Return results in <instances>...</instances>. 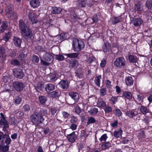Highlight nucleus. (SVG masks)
Instances as JSON below:
<instances>
[{
    "instance_id": "obj_9",
    "label": "nucleus",
    "mask_w": 152,
    "mask_h": 152,
    "mask_svg": "<svg viewBox=\"0 0 152 152\" xmlns=\"http://www.w3.org/2000/svg\"><path fill=\"white\" fill-rule=\"evenodd\" d=\"M0 32H3L8 28V23L6 21L1 22L0 20Z\"/></svg>"
},
{
    "instance_id": "obj_37",
    "label": "nucleus",
    "mask_w": 152,
    "mask_h": 152,
    "mask_svg": "<svg viewBox=\"0 0 152 152\" xmlns=\"http://www.w3.org/2000/svg\"><path fill=\"white\" fill-rule=\"evenodd\" d=\"M18 58L20 60L22 64L24 63L25 60H26V57L24 54L23 53H21L19 55Z\"/></svg>"
},
{
    "instance_id": "obj_32",
    "label": "nucleus",
    "mask_w": 152,
    "mask_h": 152,
    "mask_svg": "<svg viewBox=\"0 0 152 152\" xmlns=\"http://www.w3.org/2000/svg\"><path fill=\"white\" fill-rule=\"evenodd\" d=\"M122 19L121 17L119 16L118 17H114L112 19L113 24H115L121 21Z\"/></svg>"
},
{
    "instance_id": "obj_22",
    "label": "nucleus",
    "mask_w": 152,
    "mask_h": 152,
    "mask_svg": "<svg viewBox=\"0 0 152 152\" xmlns=\"http://www.w3.org/2000/svg\"><path fill=\"white\" fill-rule=\"evenodd\" d=\"M122 95L125 98L129 99H132V97L131 92L127 91L124 92Z\"/></svg>"
},
{
    "instance_id": "obj_28",
    "label": "nucleus",
    "mask_w": 152,
    "mask_h": 152,
    "mask_svg": "<svg viewBox=\"0 0 152 152\" xmlns=\"http://www.w3.org/2000/svg\"><path fill=\"white\" fill-rule=\"evenodd\" d=\"M113 112L115 115L118 117L121 116L122 115V113L120 110L117 107L113 110Z\"/></svg>"
},
{
    "instance_id": "obj_55",
    "label": "nucleus",
    "mask_w": 152,
    "mask_h": 152,
    "mask_svg": "<svg viewBox=\"0 0 152 152\" xmlns=\"http://www.w3.org/2000/svg\"><path fill=\"white\" fill-rule=\"evenodd\" d=\"M0 115L1 117L0 119V124H1L3 122L7 121L5 119V118L2 113H0Z\"/></svg>"
},
{
    "instance_id": "obj_39",
    "label": "nucleus",
    "mask_w": 152,
    "mask_h": 152,
    "mask_svg": "<svg viewBox=\"0 0 152 152\" xmlns=\"http://www.w3.org/2000/svg\"><path fill=\"white\" fill-rule=\"evenodd\" d=\"M65 55L67 57L70 58H76L78 56L79 53H72L70 54H66Z\"/></svg>"
},
{
    "instance_id": "obj_17",
    "label": "nucleus",
    "mask_w": 152,
    "mask_h": 152,
    "mask_svg": "<svg viewBox=\"0 0 152 152\" xmlns=\"http://www.w3.org/2000/svg\"><path fill=\"white\" fill-rule=\"evenodd\" d=\"M30 4L33 8H37L40 4V1L39 0H33L30 1Z\"/></svg>"
},
{
    "instance_id": "obj_52",
    "label": "nucleus",
    "mask_w": 152,
    "mask_h": 152,
    "mask_svg": "<svg viewBox=\"0 0 152 152\" xmlns=\"http://www.w3.org/2000/svg\"><path fill=\"white\" fill-rule=\"evenodd\" d=\"M78 121V119L77 117H75L74 116L72 115L71 117V119L70 122L72 124H75L77 123Z\"/></svg>"
},
{
    "instance_id": "obj_41",
    "label": "nucleus",
    "mask_w": 152,
    "mask_h": 152,
    "mask_svg": "<svg viewBox=\"0 0 152 152\" xmlns=\"http://www.w3.org/2000/svg\"><path fill=\"white\" fill-rule=\"evenodd\" d=\"M49 95L50 97L53 98L57 97L59 96L58 92L55 91L50 92Z\"/></svg>"
},
{
    "instance_id": "obj_5",
    "label": "nucleus",
    "mask_w": 152,
    "mask_h": 152,
    "mask_svg": "<svg viewBox=\"0 0 152 152\" xmlns=\"http://www.w3.org/2000/svg\"><path fill=\"white\" fill-rule=\"evenodd\" d=\"M13 72L15 77L17 78L21 79L24 77V74L22 69L19 68L14 69Z\"/></svg>"
},
{
    "instance_id": "obj_35",
    "label": "nucleus",
    "mask_w": 152,
    "mask_h": 152,
    "mask_svg": "<svg viewBox=\"0 0 152 152\" xmlns=\"http://www.w3.org/2000/svg\"><path fill=\"white\" fill-rule=\"evenodd\" d=\"M4 138H6L5 142L6 144V145H8L11 142V139L8 134H4V135L3 136Z\"/></svg>"
},
{
    "instance_id": "obj_50",
    "label": "nucleus",
    "mask_w": 152,
    "mask_h": 152,
    "mask_svg": "<svg viewBox=\"0 0 152 152\" xmlns=\"http://www.w3.org/2000/svg\"><path fill=\"white\" fill-rule=\"evenodd\" d=\"M105 114L109 113L112 112V109L111 107L107 106L104 109Z\"/></svg>"
},
{
    "instance_id": "obj_15",
    "label": "nucleus",
    "mask_w": 152,
    "mask_h": 152,
    "mask_svg": "<svg viewBox=\"0 0 152 152\" xmlns=\"http://www.w3.org/2000/svg\"><path fill=\"white\" fill-rule=\"evenodd\" d=\"M143 21L140 18H137L134 19L132 21V23L136 26H140L142 23Z\"/></svg>"
},
{
    "instance_id": "obj_27",
    "label": "nucleus",
    "mask_w": 152,
    "mask_h": 152,
    "mask_svg": "<svg viewBox=\"0 0 152 152\" xmlns=\"http://www.w3.org/2000/svg\"><path fill=\"white\" fill-rule=\"evenodd\" d=\"M85 4V0H78L76 3L77 6L79 7H84Z\"/></svg>"
},
{
    "instance_id": "obj_11",
    "label": "nucleus",
    "mask_w": 152,
    "mask_h": 152,
    "mask_svg": "<svg viewBox=\"0 0 152 152\" xmlns=\"http://www.w3.org/2000/svg\"><path fill=\"white\" fill-rule=\"evenodd\" d=\"M43 58L44 60L47 61H53V59L52 55L47 53H44L43 56Z\"/></svg>"
},
{
    "instance_id": "obj_62",
    "label": "nucleus",
    "mask_w": 152,
    "mask_h": 152,
    "mask_svg": "<svg viewBox=\"0 0 152 152\" xmlns=\"http://www.w3.org/2000/svg\"><path fill=\"white\" fill-rule=\"evenodd\" d=\"M77 126V125L75 124H72L70 127V128L72 130L74 131L76 129Z\"/></svg>"
},
{
    "instance_id": "obj_14",
    "label": "nucleus",
    "mask_w": 152,
    "mask_h": 152,
    "mask_svg": "<svg viewBox=\"0 0 152 152\" xmlns=\"http://www.w3.org/2000/svg\"><path fill=\"white\" fill-rule=\"evenodd\" d=\"M60 87L63 89H67L69 86V84L67 80H61L59 83Z\"/></svg>"
},
{
    "instance_id": "obj_60",
    "label": "nucleus",
    "mask_w": 152,
    "mask_h": 152,
    "mask_svg": "<svg viewBox=\"0 0 152 152\" xmlns=\"http://www.w3.org/2000/svg\"><path fill=\"white\" fill-rule=\"evenodd\" d=\"M8 54L12 57H14L16 56L15 53L11 50H9L8 52Z\"/></svg>"
},
{
    "instance_id": "obj_59",
    "label": "nucleus",
    "mask_w": 152,
    "mask_h": 152,
    "mask_svg": "<svg viewBox=\"0 0 152 152\" xmlns=\"http://www.w3.org/2000/svg\"><path fill=\"white\" fill-rule=\"evenodd\" d=\"M56 58L59 61H61L64 60V57L61 55H56Z\"/></svg>"
},
{
    "instance_id": "obj_24",
    "label": "nucleus",
    "mask_w": 152,
    "mask_h": 152,
    "mask_svg": "<svg viewBox=\"0 0 152 152\" xmlns=\"http://www.w3.org/2000/svg\"><path fill=\"white\" fill-rule=\"evenodd\" d=\"M122 132L123 131L121 129L117 130L114 132L113 135L117 138H119L122 136Z\"/></svg>"
},
{
    "instance_id": "obj_30",
    "label": "nucleus",
    "mask_w": 152,
    "mask_h": 152,
    "mask_svg": "<svg viewBox=\"0 0 152 152\" xmlns=\"http://www.w3.org/2000/svg\"><path fill=\"white\" fill-rule=\"evenodd\" d=\"M88 112L90 115H94L96 114L98 112V109L95 107L91 108L88 110Z\"/></svg>"
},
{
    "instance_id": "obj_18",
    "label": "nucleus",
    "mask_w": 152,
    "mask_h": 152,
    "mask_svg": "<svg viewBox=\"0 0 152 152\" xmlns=\"http://www.w3.org/2000/svg\"><path fill=\"white\" fill-rule=\"evenodd\" d=\"M55 86L54 85L49 83L45 85V90L48 92H49L55 89Z\"/></svg>"
},
{
    "instance_id": "obj_10",
    "label": "nucleus",
    "mask_w": 152,
    "mask_h": 152,
    "mask_svg": "<svg viewBox=\"0 0 152 152\" xmlns=\"http://www.w3.org/2000/svg\"><path fill=\"white\" fill-rule=\"evenodd\" d=\"M69 95L75 102H77L79 99V94L76 92H70L69 93Z\"/></svg>"
},
{
    "instance_id": "obj_19",
    "label": "nucleus",
    "mask_w": 152,
    "mask_h": 152,
    "mask_svg": "<svg viewBox=\"0 0 152 152\" xmlns=\"http://www.w3.org/2000/svg\"><path fill=\"white\" fill-rule=\"evenodd\" d=\"M29 20L32 21V23H34L37 22V20L34 14L30 13L28 14Z\"/></svg>"
},
{
    "instance_id": "obj_21",
    "label": "nucleus",
    "mask_w": 152,
    "mask_h": 152,
    "mask_svg": "<svg viewBox=\"0 0 152 152\" xmlns=\"http://www.w3.org/2000/svg\"><path fill=\"white\" fill-rule=\"evenodd\" d=\"M13 41L14 44L15 46L18 47L20 46L21 42V40L20 39L16 37H14Z\"/></svg>"
},
{
    "instance_id": "obj_13",
    "label": "nucleus",
    "mask_w": 152,
    "mask_h": 152,
    "mask_svg": "<svg viewBox=\"0 0 152 152\" xmlns=\"http://www.w3.org/2000/svg\"><path fill=\"white\" fill-rule=\"evenodd\" d=\"M95 58L93 57H91L88 59L86 61V64L88 66H95L96 64V62L95 60Z\"/></svg>"
},
{
    "instance_id": "obj_40",
    "label": "nucleus",
    "mask_w": 152,
    "mask_h": 152,
    "mask_svg": "<svg viewBox=\"0 0 152 152\" xmlns=\"http://www.w3.org/2000/svg\"><path fill=\"white\" fill-rule=\"evenodd\" d=\"M0 149L3 152H8L9 149V146L7 145L2 146L0 145Z\"/></svg>"
},
{
    "instance_id": "obj_56",
    "label": "nucleus",
    "mask_w": 152,
    "mask_h": 152,
    "mask_svg": "<svg viewBox=\"0 0 152 152\" xmlns=\"http://www.w3.org/2000/svg\"><path fill=\"white\" fill-rule=\"evenodd\" d=\"M106 86L107 88H110L112 87L111 84V82L108 79L106 80L105 82Z\"/></svg>"
},
{
    "instance_id": "obj_20",
    "label": "nucleus",
    "mask_w": 152,
    "mask_h": 152,
    "mask_svg": "<svg viewBox=\"0 0 152 152\" xmlns=\"http://www.w3.org/2000/svg\"><path fill=\"white\" fill-rule=\"evenodd\" d=\"M97 104L99 108H104L106 106L105 102L102 99L98 100Z\"/></svg>"
},
{
    "instance_id": "obj_49",
    "label": "nucleus",
    "mask_w": 152,
    "mask_h": 152,
    "mask_svg": "<svg viewBox=\"0 0 152 152\" xmlns=\"http://www.w3.org/2000/svg\"><path fill=\"white\" fill-rule=\"evenodd\" d=\"M68 34L66 33H62L60 34L61 39L66 40L68 38Z\"/></svg>"
},
{
    "instance_id": "obj_29",
    "label": "nucleus",
    "mask_w": 152,
    "mask_h": 152,
    "mask_svg": "<svg viewBox=\"0 0 152 152\" xmlns=\"http://www.w3.org/2000/svg\"><path fill=\"white\" fill-rule=\"evenodd\" d=\"M49 78L50 79V81L53 82L55 81L58 78L57 75L55 72L53 73L50 75Z\"/></svg>"
},
{
    "instance_id": "obj_6",
    "label": "nucleus",
    "mask_w": 152,
    "mask_h": 152,
    "mask_svg": "<svg viewBox=\"0 0 152 152\" xmlns=\"http://www.w3.org/2000/svg\"><path fill=\"white\" fill-rule=\"evenodd\" d=\"M126 61L122 57L117 58L114 62V64L116 66H123L125 65Z\"/></svg>"
},
{
    "instance_id": "obj_58",
    "label": "nucleus",
    "mask_w": 152,
    "mask_h": 152,
    "mask_svg": "<svg viewBox=\"0 0 152 152\" xmlns=\"http://www.w3.org/2000/svg\"><path fill=\"white\" fill-rule=\"evenodd\" d=\"M117 97L116 96H113L111 98V101L112 102V104H114L117 102L118 100Z\"/></svg>"
},
{
    "instance_id": "obj_16",
    "label": "nucleus",
    "mask_w": 152,
    "mask_h": 152,
    "mask_svg": "<svg viewBox=\"0 0 152 152\" xmlns=\"http://www.w3.org/2000/svg\"><path fill=\"white\" fill-rule=\"evenodd\" d=\"M138 114L137 112L136 111H129L126 113V115L129 118H133Z\"/></svg>"
},
{
    "instance_id": "obj_63",
    "label": "nucleus",
    "mask_w": 152,
    "mask_h": 152,
    "mask_svg": "<svg viewBox=\"0 0 152 152\" xmlns=\"http://www.w3.org/2000/svg\"><path fill=\"white\" fill-rule=\"evenodd\" d=\"M106 64V61L105 59L103 58L101 61L100 63V66H104Z\"/></svg>"
},
{
    "instance_id": "obj_1",
    "label": "nucleus",
    "mask_w": 152,
    "mask_h": 152,
    "mask_svg": "<svg viewBox=\"0 0 152 152\" xmlns=\"http://www.w3.org/2000/svg\"><path fill=\"white\" fill-rule=\"evenodd\" d=\"M47 113V110L43 108L40 109L39 111L35 110L30 116V120L34 124L38 125L42 123L44 120V117H46Z\"/></svg>"
},
{
    "instance_id": "obj_61",
    "label": "nucleus",
    "mask_w": 152,
    "mask_h": 152,
    "mask_svg": "<svg viewBox=\"0 0 152 152\" xmlns=\"http://www.w3.org/2000/svg\"><path fill=\"white\" fill-rule=\"evenodd\" d=\"M81 136L84 137H86L88 136V134L86 133L85 130H83L81 131Z\"/></svg>"
},
{
    "instance_id": "obj_53",
    "label": "nucleus",
    "mask_w": 152,
    "mask_h": 152,
    "mask_svg": "<svg viewBox=\"0 0 152 152\" xmlns=\"http://www.w3.org/2000/svg\"><path fill=\"white\" fill-rule=\"evenodd\" d=\"M74 109L76 113L78 114H79L81 112V109L78 105H77L75 107Z\"/></svg>"
},
{
    "instance_id": "obj_33",
    "label": "nucleus",
    "mask_w": 152,
    "mask_h": 152,
    "mask_svg": "<svg viewBox=\"0 0 152 152\" xmlns=\"http://www.w3.org/2000/svg\"><path fill=\"white\" fill-rule=\"evenodd\" d=\"M44 87V85L42 82H39L37 83L36 86V89L37 91L42 90Z\"/></svg>"
},
{
    "instance_id": "obj_43",
    "label": "nucleus",
    "mask_w": 152,
    "mask_h": 152,
    "mask_svg": "<svg viewBox=\"0 0 152 152\" xmlns=\"http://www.w3.org/2000/svg\"><path fill=\"white\" fill-rule=\"evenodd\" d=\"M102 48L104 51L105 52L109 50L110 48V46L109 44L105 43L103 45Z\"/></svg>"
},
{
    "instance_id": "obj_4",
    "label": "nucleus",
    "mask_w": 152,
    "mask_h": 152,
    "mask_svg": "<svg viewBox=\"0 0 152 152\" xmlns=\"http://www.w3.org/2000/svg\"><path fill=\"white\" fill-rule=\"evenodd\" d=\"M13 85L15 90L18 91H22L25 86L23 83L19 81L13 82Z\"/></svg>"
},
{
    "instance_id": "obj_12",
    "label": "nucleus",
    "mask_w": 152,
    "mask_h": 152,
    "mask_svg": "<svg viewBox=\"0 0 152 152\" xmlns=\"http://www.w3.org/2000/svg\"><path fill=\"white\" fill-rule=\"evenodd\" d=\"M134 8L135 11H141L143 10V5L141 2H138L134 5Z\"/></svg>"
},
{
    "instance_id": "obj_46",
    "label": "nucleus",
    "mask_w": 152,
    "mask_h": 152,
    "mask_svg": "<svg viewBox=\"0 0 152 152\" xmlns=\"http://www.w3.org/2000/svg\"><path fill=\"white\" fill-rule=\"evenodd\" d=\"M11 64L15 66H19L20 65V62L16 59L12 60L11 61Z\"/></svg>"
},
{
    "instance_id": "obj_26",
    "label": "nucleus",
    "mask_w": 152,
    "mask_h": 152,
    "mask_svg": "<svg viewBox=\"0 0 152 152\" xmlns=\"http://www.w3.org/2000/svg\"><path fill=\"white\" fill-rule=\"evenodd\" d=\"M62 9L60 7H54L52 8L51 12L53 14H59L61 13Z\"/></svg>"
},
{
    "instance_id": "obj_34",
    "label": "nucleus",
    "mask_w": 152,
    "mask_h": 152,
    "mask_svg": "<svg viewBox=\"0 0 152 152\" xmlns=\"http://www.w3.org/2000/svg\"><path fill=\"white\" fill-rule=\"evenodd\" d=\"M101 78V76L99 75L95 77L94 81L95 84L98 86H100V79Z\"/></svg>"
},
{
    "instance_id": "obj_2",
    "label": "nucleus",
    "mask_w": 152,
    "mask_h": 152,
    "mask_svg": "<svg viewBox=\"0 0 152 152\" xmlns=\"http://www.w3.org/2000/svg\"><path fill=\"white\" fill-rule=\"evenodd\" d=\"M19 26L23 37L26 39H31L33 35L32 31L29 27L25 23L23 20H19Z\"/></svg>"
},
{
    "instance_id": "obj_7",
    "label": "nucleus",
    "mask_w": 152,
    "mask_h": 152,
    "mask_svg": "<svg viewBox=\"0 0 152 152\" xmlns=\"http://www.w3.org/2000/svg\"><path fill=\"white\" fill-rule=\"evenodd\" d=\"M75 132H73L69 134H67V138L69 141L71 143L74 142L77 138V134H75ZM77 133V132H76Z\"/></svg>"
},
{
    "instance_id": "obj_42",
    "label": "nucleus",
    "mask_w": 152,
    "mask_h": 152,
    "mask_svg": "<svg viewBox=\"0 0 152 152\" xmlns=\"http://www.w3.org/2000/svg\"><path fill=\"white\" fill-rule=\"evenodd\" d=\"M2 124H3L4 126V127H3L2 130L4 132L7 131V128H9V124L8 122H7V121H5L3 122L1 124H0V125Z\"/></svg>"
},
{
    "instance_id": "obj_38",
    "label": "nucleus",
    "mask_w": 152,
    "mask_h": 152,
    "mask_svg": "<svg viewBox=\"0 0 152 152\" xmlns=\"http://www.w3.org/2000/svg\"><path fill=\"white\" fill-rule=\"evenodd\" d=\"M129 61L131 62L136 63L137 60L136 56L133 55H130L129 57Z\"/></svg>"
},
{
    "instance_id": "obj_36",
    "label": "nucleus",
    "mask_w": 152,
    "mask_h": 152,
    "mask_svg": "<svg viewBox=\"0 0 152 152\" xmlns=\"http://www.w3.org/2000/svg\"><path fill=\"white\" fill-rule=\"evenodd\" d=\"M111 145V143L109 142H107L103 143L101 146L102 149L105 150L107 149Z\"/></svg>"
},
{
    "instance_id": "obj_54",
    "label": "nucleus",
    "mask_w": 152,
    "mask_h": 152,
    "mask_svg": "<svg viewBox=\"0 0 152 152\" xmlns=\"http://www.w3.org/2000/svg\"><path fill=\"white\" fill-rule=\"evenodd\" d=\"M32 59L33 62L35 63H38L39 61V58L38 57L35 55L33 56Z\"/></svg>"
},
{
    "instance_id": "obj_57",
    "label": "nucleus",
    "mask_w": 152,
    "mask_h": 152,
    "mask_svg": "<svg viewBox=\"0 0 152 152\" xmlns=\"http://www.w3.org/2000/svg\"><path fill=\"white\" fill-rule=\"evenodd\" d=\"M100 94L102 96L105 95L107 93L106 89L104 88H102L100 90Z\"/></svg>"
},
{
    "instance_id": "obj_48",
    "label": "nucleus",
    "mask_w": 152,
    "mask_h": 152,
    "mask_svg": "<svg viewBox=\"0 0 152 152\" xmlns=\"http://www.w3.org/2000/svg\"><path fill=\"white\" fill-rule=\"evenodd\" d=\"M96 122V120L93 117H90L88 118L87 122V125H88L90 123H94Z\"/></svg>"
},
{
    "instance_id": "obj_51",
    "label": "nucleus",
    "mask_w": 152,
    "mask_h": 152,
    "mask_svg": "<svg viewBox=\"0 0 152 152\" xmlns=\"http://www.w3.org/2000/svg\"><path fill=\"white\" fill-rule=\"evenodd\" d=\"M107 138V134H105L101 136L99 139V140L101 142L102 141L104 142L106 140Z\"/></svg>"
},
{
    "instance_id": "obj_23",
    "label": "nucleus",
    "mask_w": 152,
    "mask_h": 152,
    "mask_svg": "<svg viewBox=\"0 0 152 152\" xmlns=\"http://www.w3.org/2000/svg\"><path fill=\"white\" fill-rule=\"evenodd\" d=\"M125 82L127 86L132 85L133 83V80L132 77L129 76L125 78Z\"/></svg>"
},
{
    "instance_id": "obj_3",
    "label": "nucleus",
    "mask_w": 152,
    "mask_h": 152,
    "mask_svg": "<svg viewBox=\"0 0 152 152\" xmlns=\"http://www.w3.org/2000/svg\"><path fill=\"white\" fill-rule=\"evenodd\" d=\"M72 43V48L74 51H79L84 47L83 42L76 38L73 39Z\"/></svg>"
},
{
    "instance_id": "obj_44",
    "label": "nucleus",
    "mask_w": 152,
    "mask_h": 152,
    "mask_svg": "<svg viewBox=\"0 0 152 152\" xmlns=\"http://www.w3.org/2000/svg\"><path fill=\"white\" fill-rule=\"evenodd\" d=\"M71 66H79L78 61L76 59L72 60L70 62Z\"/></svg>"
},
{
    "instance_id": "obj_47",
    "label": "nucleus",
    "mask_w": 152,
    "mask_h": 152,
    "mask_svg": "<svg viewBox=\"0 0 152 152\" xmlns=\"http://www.w3.org/2000/svg\"><path fill=\"white\" fill-rule=\"evenodd\" d=\"M145 5L148 9L151 8L152 7V0H147Z\"/></svg>"
},
{
    "instance_id": "obj_31",
    "label": "nucleus",
    "mask_w": 152,
    "mask_h": 152,
    "mask_svg": "<svg viewBox=\"0 0 152 152\" xmlns=\"http://www.w3.org/2000/svg\"><path fill=\"white\" fill-rule=\"evenodd\" d=\"M39 103L42 105H44L47 100L46 97L43 96H39Z\"/></svg>"
},
{
    "instance_id": "obj_8",
    "label": "nucleus",
    "mask_w": 152,
    "mask_h": 152,
    "mask_svg": "<svg viewBox=\"0 0 152 152\" xmlns=\"http://www.w3.org/2000/svg\"><path fill=\"white\" fill-rule=\"evenodd\" d=\"M16 14L13 11L12 8L8 6L6 10V15L8 18H10L12 16L16 15Z\"/></svg>"
},
{
    "instance_id": "obj_45",
    "label": "nucleus",
    "mask_w": 152,
    "mask_h": 152,
    "mask_svg": "<svg viewBox=\"0 0 152 152\" xmlns=\"http://www.w3.org/2000/svg\"><path fill=\"white\" fill-rule=\"evenodd\" d=\"M22 101V98L20 97L17 96L15 97L14 102L16 105L19 104Z\"/></svg>"
},
{
    "instance_id": "obj_64",
    "label": "nucleus",
    "mask_w": 152,
    "mask_h": 152,
    "mask_svg": "<svg viewBox=\"0 0 152 152\" xmlns=\"http://www.w3.org/2000/svg\"><path fill=\"white\" fill-rule=\"evenodd\" d=\"M23 109L25 111H28L30 109L29 105L28 104H26L23 106Z\"/></svg>"
},
{
    "instance_id": "obj_25",
    "label": "nucleus",
    "mask_w": 152,
    "mask_h": 152,
    "mask_svg": "<svg viewBox=\"0 0 152 152\" xmlns=\"http://www.w3.org/2000/svg\"><path fill=\"white\" fill-rule=\"evenodd\" d=\"M141 113L144 115H145L149 112V109L147 107L141 105L140 108Z\"/></svg>"
}]
</instances>
